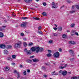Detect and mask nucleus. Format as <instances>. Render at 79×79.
Listing matches in <instances>:
<instances>
[{"label":"nucleus","instance_id":"1","mask_svg":"<svg viewBox=\"0 0 79 79\" xmlns=\"http://www.w3.org/2000/svg\"><path fill=\"white\" fill-rule=\"evenodd\" d=\"M21 45V42L19 41L18 43H16L15 45V48H20Z\"/></svg>","mask_w":79,"mask_h":79},{"label":"nucleus","instance_id":"2","mask_svg":"<svg viewBox=\"0 0 79 79\" xmlns=\"http://www.w3.org/2000/svg\"><path fill=\"white\" fill-rule=\"evenodd\" d=\"M38 49H37V50L36 51V53H38L39 52H42L43 51H44V48H40L39 47V46L38 47Z\"/></svg>","mask_w":79,"mask_h":79},{"label":"nucleus","instance_id":"3","mask_svg":"<svg viewBox=\"0 0 79 79\" xmlns=\"http://www.w3.org/2000/svg\"><path fill=\"white\" fill-rule=\"evenodd\" d=\"M37 50H38V47H32L31 48V50L33 52H35L36 51V52Z\"/></svg>","mask_w":79,"mask_h":79},{"label":"nucleus","instance_id":"4","mask_svg":"<svg viewBox=\"0 0 79 79\" xmlns=\"http://www.w3.org/2000/svg\"><path fill=\"white\" fill-rule=\"evenodd\" d=\"M53 56L55 58H58L60 56V53L59 52H56V53L53 54Z\"/></svg>","mask_w":79,"mask_h":79},{"label":"nucleus","instance_id":"5","mask_svg":"<svg viewBox=\"0 0 79 79\" xmlns=\"http://www.w3.org/2000/svg\"><path fill=\"white\" fill-rule=\"evenodd\" d=\"M23 23L21 24V27H24L26 26V24H27V22H24Z\"/></svg>","mask_w":79,"mask_h":79},{"label":"nucleus","instance_id":"6","mask_svg":"<svg viewBox=\"0 0 79 79\" xmlns=\"http://www.w3.org/2000/svg\"><path fill=\"white\" fill-rule=\"evenodd\" d=\"M69 52L70 55H71V56H73L74 55V52L72 50H69Z\"/></svg>","mask_w":79,"mask_h":79},{"label":"nucleus","instance_id":"7","mask_svg":"<svg viewBox=\"0 0 79 79\" xmlns=\"http://www.w3.org/2000/svg\"><path fill=\"white\" fill-rule=\"evenodd\" d=\"M52 8H57L58 6L56 5V4H55L54 2H53L52 3Z\"/></svg>","mask_w":79,"mask_h":79},{"label":"nucleus","instance_id":"8","mask_svg":"<svg viewBox=\"0 0 79 79\" xmlns=\"http://www.w3.org/2000/svg\"><path fill=\"white\" fill-rule=\"evenodd\" d=\"M6 47V45H5V44H0V48H5Z\"/></svg>","mask_w":79,"mask_h":79},{"label":"nucleus","instance_id":"9","mask_svg":"<svg viewBox=\"0 0 79 79\" xmlns=\"http://www.w3.org/2000/svg\"><path fill=\"white\" fill-rule=\"evenodd\" d=\"M68 72L66 70H64L63 71L62 75L64 76H66V74H67V73Z\"/></svg>","mask_w":79,"mask_h":79},{"label":"nucleus","instance_id":"10","mask_svg":"<svg viewBox=\"0 0 79 79\" xmlns=\"http://www.w3.org/2000/svg\"><path fill=\"white\" fill-rule=\"evenodd\" d=\"M33 61L35 63H36V62H38V61H39V59H37L36 58L33 59H32Z\"/></svg>","mask_w":79,"mask_h":79},{"label":"nucleus","instance_id":"11","mask_svg":"<svg viewBox=\"0 0 79 79\" xmlns=\"http://www.w3.org/2000/svg\"><path fill=\"white\" fill-rule=\"evenodd\" d=\"M69 44H72L73 45H75L76 42L74 41H70L69 42Z\"/></svg>","mask_w":79,"mask_h":79},{"label":"nucleus","instance_id":"12","mask_svg":"<svg viewBox=\"0 0 79 79\" xmlns=\"http://www.w3.org/2000/svg\"><path fill=\"white\" fill-rule=\"evenodd\" d=\"M26 52L27 53V55H31V53H32V52L30 50H27L26 51Z\"/></svg>","mask_w":79,"mask_h":79},{"label":"nucleus","instance_id":"13","mask_svg":"<svg viewBox=\"0 0 79 79\" xmlns=\"http://www.w3.org/2000/svg\"><path fill=\"white\" fill-rule=\"evenodd\" d=\"M76 32V30H73L71 32V35H74L75 34V32Z\"/></svg>","mask_w":79,"mask_h":79},{"label":"nucleus","instance_id":"14","mask_svg":"<svg viewBox=\"0 0 79 79\" xmlns=\"http://www.w3.org/2000/svg\"><path fill=\"white\" fill-rule=\"evenodd\" d=\"M55 73V71L52 72V76H56L57 75H58V73Z\"/></svg>","mask_w":79,"mask_h":79},{"label":"nucleus","instance_id":"15","mask_svg":"<svg viewBox=\"0 0 79 79\" xmlns=\"http://www.w3.org/2000/svg\"><path fill=\"white\" fill-rule=\"evenodd\" d=\"M12 48V46L10 45H8L6 46V48L7 49H10Z\"/></svg>","mask_w":79,"mask_h":79},{"label":"nucleus","instance_id":"16","mask_svg":"<svg viewBox=\"0 0 79 79\" xmlns=\"http://www.w3.org/2000/svg\"><path fill=\"white\" fill-rule=\"evenodd\" d=\"M37 33H38V34H40V35H43V32L41 31H38Z\"/></svg>","mask_w":79,"mask_h":79},{"label":"nucleus","instance_id":"17","mask_svg":"<svg viewBox=\"0 0 79 79\" xmlns=\"http://www.w3.org/2000/svg\"><path fill=\"white\" fill-rule=\"evenodd\" d=\"M4 36V35L3 34V33L2 32H0V37H1V38H2V37H3Z\"/></svg>","mask_w":79,"mask_h":79},{"label":"nucleus","instance_id":"18","mask_svg":"<svg viewBox=\"0 0 79 79\" xmlns=\"http://www.w3.org/2000/svg\"><path fill=\"white\" fill-rule=\"evenodd\" d=\"M27 61V63H31L32 62V59H28Z\"/></svg>","mask_w":79,"mask_h":79},{"label":"nucleus","instance_id":"19","mask_svg":"<svg viewBox=\"0 0 79 79\" xmlns=\"http://www.w3.org/2000/svg\"><path fill=\"white\" fill-rule=\"evenodd\" d=\"M8 52V51L6 49H5L4 51V54H7Z\"/></svg>","mask_w":79,"mask_h":79},{"label":"nucleus","instance_id":"20","mask_svg":"<svg viewBox=\"0 0 79 79\" xmlns=\"http://www.w3.org/2000/svg\"><path fill=\"white\" fill-rule=\"evenodd\" d=\"M22 19H23V20H25V19H28V18L27 17H22Z\"/></svg>","mask_w":79,"mask_h":79},{"label":"nucleus","instance_id":"21","mask_svg":"<svg viewBox=\"0 0 79 79\" xmlns=\"http://www.w3.org/2000/svg\"><path fill=\"white\" fill-rule=\"evenodd\" d=\"M59 75H61V74H62L63 75V71H62L61 70H60L59 71Z\"/></svg>","mask_w":79,"mask_h":79},{"label":"nucleus","instance_id":"22","mask_svg":"<svg viewBox=\"0 0 79 79\" xmlns=\"http://www.w3.org/2000/svg\"><path fill=\"white\" fill-rule=\"evenodd\" d=\"M23 44L24 47H27V43H26V42H24Z\"/></svg>","mask_w":79,"mask_h":79},{"label":"nucleus","instance_id":"23","mask_svg":"<svg viewBox=\"0 0 79 79\" xmlns=\"http://www.w3.org/2000/svg\"><path fill=\"white\" fill-rule=\"evenodd\" d=\"M47 56L48 57H50L52 56V54L51 53H48L47 54Z\"/></svg>","mask_w":79,"mask_h":79},{"label":"nucleus","instance_id":"24","mask_svg":"<svg viewBox=\"0 0 79 79\" xmlns=\"http://www.w3.org/2000/svg\"><path fill=\"white\" fill-rule=\"evenodd\" d=\"M9 70H10V68H9V67H6V71H9Z\"/></svg>","mask_w":79,"mask_h":79},{"label":"nucleus","instance_id":"25","mask_svg":"<svg viewBox=\"0 0 79 79\" xmlns=\"http://www.w3.org/2000/svg\"><path fill=\"white\" fill-rule=\"evenodd\" d=\"M17 79H19V77H20V76L19 75V72H17Z\"/></svg>","mask_w":79,"mask_h":79},{"label":"nucleus","instance_id":"26","mask_svg":"<svg viewBox=\"0 0 79 79\" xmlns=\"http://www.w3.org/2000/svg\"><path fill=\"white\" fill-rule=\"evenodd\" d=\"M74 26H75V24L72 23L70 25V27H74Z\"/></svg>","mask_w":79,"mask_h":79},{"label":"nucleus","instance_id":"27","mask_svg":"<svg viewBox=\"0 0 79 79\" xmlns=\"http://www.w3.org/2000/svg\"><path fill=\"white\" fill-rule=\"evenodd\" d=\"M33 19L35 20H40V18L37 17H33Z\"/></svg>","mask_w":79,"mask_h":79},{"label":"nucleus","instance_id":"28","mask_svg":"<svg viewBox=\"0 0 79 79\" xmlns=\"http://www.w3.org/2000/svg\"><path fill=\"white\" fill-rule=\"evenodd\" d=\"M42 15H43V16H47V13L45 12H43L42 13Z\"/></svg>","mask_w":79,"mask_h":79},{"label":"nucleus","instance_id":"29","mask_svg":"<svg viewBox=\"0 0 79 79\" xmlns=\"http://www.w3.org/2000/svg\"><path fill=\"white\" fill-rule=\"evenodd\" d=\"M33 43H30L28 44L29 46H32L33 45Z\"/></svg>","mask_w":79,"mask_h":79},{"label":"nucleus","instance_id":"30","mask_svg":"<svg viewBox=\"0 0 79 79\" xmlns=\"http://www.w3.org/2000/svg\"><path fill=\"white\" fill-rule=\"evenodd\" d=\"M66 37V35L65 34H63L62 36V37H63V38H64H64H65Z\"/></svg>","mask_w":79,"mask_h":79},{"label":"nucleus","instance_id":"31","mask_svg":"<svg viewBox=\"0 0 79 79\" xmlns=\"http://www.w3.org/2000/svg\"><path fill=\"white\" fill-rule=\"evenodd\" d=\"M25 2H26V3H29L31 1L30 0H24Z\"/></svg>","mask_w":79,"mask_h":79},{"label":"nucleus","instance_id":"32","mask_svg":"<svg viewBox=\"0 0 79 79\" xmlns=\"http://www.w3.org/2000/svg\"><path fill=\"white\" fill-rule=\"evenodd\" d=\"M12 57L13 58L15 59L16 58V55H12Z\"/></svg>","mask_w":79,"mask_h":79},{"label":"nucleus","instance_id":"33","mask_svg":"<svg viewBox=\"0 0 79 79\" xmlns=\"http://www.w3.org/2000/svg\"><path fill=\"white\" fill-rule=\"evenodd\" d=\"M26 70L24 71L23 72V75H24V76H26Z\"/></svg>","mask_w":79,"mask_h":79},{"label":"nucleus","instance_id":"34","mask_svg":"<svg viewBox=\"0 0 79 79\" xmlns=\"http://www.w3.org/2000/svg\"><path fill=\"white\" fill-rule=\"evenodd\" d=\"M58 28H59V30L60 31H62V27H59Z\"/></svg>","mask_w":79,"mask_h":79},{"label":"nucleus","instance_id":"35","mask_svg":"<svg viewBox=\"0 0 79 79\" xmlns=\"http://www.w3.org/2000/svg\"><path fill=\"white\" fill-rule=\"evenodd\" d=\"M67 2L68 3H71V2H72V1L70 0H67Z\"/></svg>","mask_w":79,"mask_h":79},{"label":"nucleus","instance_id":"36","mask_svg":"<svg viewBox=\"0 0 79 79\" xmlns=\"http://www.w3.org/2000/svg\"><path fill=\"white\" fill-rule=\"evenodd\" d=\"M75 7L77 8V9H79V5H76L75 6Z\"/></svg>","mask_w":79,"mask_h":79},{"label":"nucleus","instance_id":"37","mask_svg":"<svg viewBox=\"0 0 79 79\" xmlns=\"http://www.w3.org/2000/svg\"><path fill=\"white\" fill-rule=\"evenodd\" d=\"M53 35H54V36H56L58 35V34L56 33H54L53 34Z\"/></svg>","mask_w":79,"mask_h":79},{"label":"nucleus","instance_id":"38","mask_svg":"<svg viewBox=\"0 0 79 79\" xmlns=\"http://www.w3.org/2000/svg\"><path fill=\"white\" fill-rule=\"evenodd\" d=\"M41 28H42V27L41 26H40L38 27V30H39V31H40V30L41 29Z\"/></svg>","mask_w":79,"mask_h":79},{"label":"nucleus","instance_id":"39","mask_svg":"<svg viewBox=\"0 0 79 79\" xmlns=\"http://www.w3.org/2000/svg\"><path fill=\"white\" fill-rule=\"evenodd\" d=\"M41 69H42L43 70H45V67L44 66H43L41 67Z\"/></svg>","mask_w":79,"mask_h":79},{"label":"nucleus","instance_id":"40","mask_svg":"<svg viewBox=\"0 0 79 79\" xmlns=\"http://www.w3.org/2000/svg\"><path fill=\"white\" fill-rule=\"evenodd\" d=\"M20 35H21V36H24V34L22 32V33H21Z\"/></svg>","mask_w":79,"mask_h":79},{"label":"nucleus","instance_id":"41","mask_svg":"<svg viewBox=\"0 0 79 79\" xmlns=\"http://www.w3.org/2000/svg\"><path fill=\"white\" fill-rule=\"evenodd\" d=\"M77 78V77H72L71 78V79H76Z\"/></svg>","mask_w":79,"mask_h":79},{"label":"nucleus","instance_id":"42","mask_svg":"<svg viewBox=\"0 0 79 79\" xmlns=\"http://www.w3.org/2000/svg\"><path fill=\"white\" fill-rule=\"evenodd\" d=\"M43 5L44 6H46L47 5V4L46 3V2H44L43 3Z\"/></svg>","mask_w":79,"mask_h":79},{"label":"nucleus","instance_id":"43","mask_svg":"<svg viewBox=\"0 0 79 79\" xmlns=\"http://www.w3.org/2000/svg\"><path fill=\"white\" fill-rule=\"evenodd\" d=\"M35 56H30V58H34Z\"/></svg>","mask_w":79,"mask_h":79},{"label":"nucleus","instance_id":"44","mask_svg":"<svg viewBox=\"0 0 79 79\" xmlns=\"http://www.w3.org/2000/svg\"><path fill=\"white\" fill-rule=\"evenodd\" d=\"M7 59L8 60H11V57H7Z\"/></svg>","mask_w":79,"mask_h":79},{"label":"nucleus","instance_id":"45","mask_svg":"<svg viewBox=\"0 0 79 79\" xmlns=\"http://www.w3.org/2000/svg\"><path fill=\"white\" fill-rule=\"evenodd\" d=\"M75 34L76 35H79V34L76 31L75 32Z\"/></svg>","mask_w":79,"mask_h":79},{"label":"nucleus","instance_id":"46","mask_svg":"<svg viewBox=\"0 0 79 79\" xmlns=\"http://www.w3.org/2000/svg\"><path fill=\"white\" fill-rule=\"evenodd\" d=\"M27 73H30V72H31V71H30V70L29 69H27Z\"/></svg>","mask_w":79,"mask_h":79},{"label":"nucleus","instance_id":"47","mask_svg":"<svg viewBox=\"0 0 79 79\" xmlns=\"http://www.w3.org/2000/svg\"><path fill=\"white\" fill-rule=\"evenodd\" d=\"M70 13L71 14L73 13H75V11H70Z\"/></svg>","mask_w":79,"mask_h":79},{"label":"nucleus","instance_id":"48","mask_svg":"<svg viewBox=\"0 0 79 79\" xmlns=\"http://www.w3.org/2000/svg\"><path fill=\"white\" fill-rule=\"evenodd\" d=\"M11 65L12 66H15V63L13 62L11 63Z\"/></svg>","mask_w":79,"mask_h":79},{"label":"nucleus","instance_id":"49","mask_svg":"<svg viewBox=\"0 0 79 79\" xmlns=\"http://www.w3.org/2000/svg\"><path fill=\"white\" fill-rule=\"evenodd\" d=\"M74 58H71L70 59V60L71 61H74Z\"/></svg>","mask_w":79,"mask_h":79},{"label":"nucleus","instance_id":"50","mask_svg":"<svg viewBox=\"0 0 79 79\" xmlns=\"http://www.w3.org/2000/svg\"><path fill=\"white\" fill-rule=\"evenodd\" d=\"M67 65H68V64H66L64 65V68H66V66H67Z\"/></svg>","mask_w":79,"mask_h":79},{"label":"nucleus","instance_id":"51","mask_svg":"<svg viewBox=\"0 0 79 79\" xmlns=\"http://www.w3.org/2000/svg\"><path fill=\"white\" fill-rule=\"evenodd\" d=\"M49 42L50 44H51L52 42H53V41L52 40H50L49 41Z\"/></svg>","mask_w":79,"mask_h":79},{"label":"nucleus","instance_id":"52","mask_svg":"<svg viewBox=\"0 0 79 79\" xmlns=\"http://www.w3.org/2000/svg\"><path fill=\"white\" fill-rule=\"evenodd\" d=\"M59 52H61V51H62V49H61V48H60L59 49Z\"/></svg>","mask_w":79,"mask_h":79},{"label":"nucleus","instance_id":"53","mask_svg":"<svg viewBox=\"0 0 79 79\" xmlns=\"http://www.w3.org/2000/svg\"><path fill=\"white\" fill-rule=\"evenodd\" d=\"M27 51V48H25L24 50V52H26V51Z\"/></svg>","mask_w":79,"mask_h":79},{"label":"nucleus","instance_id":"54","mask_svg":"<svg viewBox=\"0 0 79 79\" xmlns=\"http://www.w3.org/2000/svg\"><path fill=\"white\" fill-rule=\"evenodd\" d=\"M19 67L20 68H23V65L20 64L19 65Z\"/></svg>","mask_w":79,"mask_h":79},{"label":"nucleus","instance_id":"55","mask_svg":"<svg viewBox=\"0 0 79 79\" xmlns=\"http://www.w3.org/2000/svg\"><path fill=\"white\" fill-rule=\"evenodd\" d=\"M53 29L55 30V31H56L57 30V28L56 27H54L53 28Z\"/></svg>","mask_w":79,"mask_h":79},{"label":"nucleus","instance_id":"56","mask_svg":"<svg viewBox=\"0 0 79 79\" xmlns=\"http://www.w3.org/2000/svg\"><path fill=\"white\" fill-rule=\"evenodd\" d=\"M60 69H63L64 68V67H63L62 66H60Z\"/></svg>","mask_w":79,"mask_h":79},{"label":"nucleus","instance_id":"57","mask_svg":"<svg viewBox=\"0 0 79 79\" xmlns=\"http://www.w3.org/2000/svg\"><path fill=\"white\" fill-rule=\"evenodd\" d=\"M48 53H52V51L50 50H48Z\"/></svg>","mask_w":79,"mask_h":79},{"label":"nucleus","instance_id":"58","mask_svg":"<svg viewBox=\"0 0 79 79\" xmlns=\"http://www.w3.org/2000/svg\"><path fill=\"white\" fill-rule=\"evenodd\" d=\"M3 29L2 28V27H0V31H3Z\"/></svg>","mask_w":79,"mask_h":79},{"label":"nucleus","instance_id":"59","mask_svg":"<svg viewBox=\"0 0 79 79\" xmlns=\"http://www.w3.org/2000/svg\"><path fill=\"white\" fill-rule=\"evenodd\" d=\"M68 75H70L71 74V72H69L68 73Z\"/></svg>","mask_w":79,"mask_h":79},{"label":"nucleus","instance_id":"60","mask_svg":"<svg viewBox=\"0 0 79 79\" xmlns=\"http://www.w3.org/2000/svg\"><path fill=\"white\" fill-rule=\"evenodd\" d=\"M47 75H44V77H45V78H46V77H47Z\"/></svg>","mask_w":79,"mask_h":79},{"label":"nucleus","instance_id":"61","mask_svg":"<svg viewBox=\"0 0 79 79\" xmlns=\"http://www.w3.org/2000/svg\"><path fill=\"white\" fill-rule=\"evenodd\" d=\"M23 40H25V41L26 40V38H24L23 39Z\"/></svg>","mask_w":79,"mask_h":79},{"label":"nucleus","instance_id":"62","mask_svg":"<svg viewBox=\"0 0 79 79\" xmlns=\"http://www.w3.org/2000/svg\"><path fill=\"white\" fill-rule=\"evenodd\" d=\"M21 79H27V78L25 77H22Z\"/></svg>","mask_w":79,"mask_h":79},{"label":"nucleus","instance_id":"63","mask_svg":"<svg viewBox=\"0 0 79 79\" xmlns=\"http://www.w3.org/2000/svg\"><path fill=\"white\" fill-rule=\"evenodd\" d=\"M64 5H63L62 6H61L60 7V9H61V8H63V7H64Z\"/></svg>","mask_w":79,"mask_h":79},{"label":"nucleus","instance_id":"64","mask_svg":"<svg viewBox=\"0 0 79 79\" xmlns=\"http://www.w3.org/2000/svg\"><path fill=\"white\" fill-rule=\"evenodd\" d=\"M2 27H6V26H2Z\"/></svg>","mask_w":79,"mask_h":79}]
</instances>
